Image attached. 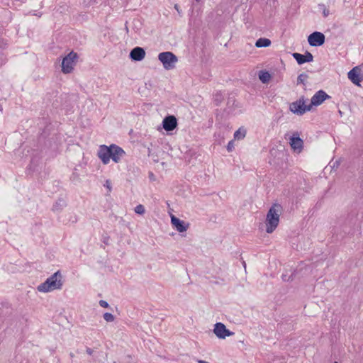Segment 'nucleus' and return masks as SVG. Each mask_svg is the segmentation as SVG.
<instances>
[{
  "label": "nucleus",
  "mask_w": 363,
  "mask_h": 363,
  "mask_svg": "<svg viewBox=\"0 0 363 363\" xmlns=\"http://www.w3.org/2000/svg\"><path fill=\"white\" fill-rule=\"evenodd\" d=\"M296 272H293L290 276L287 277L286 274L282 275V279L284 281H291L294 279Z\"/></svg>",
  "instance_id": "obj_25"
},
{
  "label": "nucleus",
  "mask_w": 363,
  "mask_h": 363,
  "mask_svg": "<svg viewBox=\"0 0 363 363\" xmlns=\"http://www.w3.org/2000/svg\"><path fill=\"white\" fill-rule=\"evenodd\" d=\"M360 68L354 67L347 74L348 78L355 85L359 86L360 82L363 80V77H360Z\"/></svg>",
  "instance_id": "obj_9"
},
{
  "label": "nucleus",
  "mask_w": 363,
  "mask_h": 363,
  "mask_svg": "<svg viewBox=\"0 0 363 363\" xmlns=\"http://www.w3.org/2000/svg\"><path fill=\"white\" fill-rule=\"evenodd\" d=\"M271 45V40L268 38H259L256 43H255V46L257 48H266V47H268Z\"/></svg>",
  "instance_id": "obj_15"
},
{
  "label": "nucleus",
  "mask_w": 363,
  "mask_h": 363,
  "mask_svg": "<svg viewBox=\"0 0 363 363\" xmlns=\"http://www.w3.org/2000/svg\"><path fill=\"white\" fill-rule=\"evenodd\" d=\"M78 58L77 53L74 51L70 52L65 56L62 62V71L63 73L68 74L72 72L75 60Z\"/></svg>",
  "instance_id": "obj_5"
},
{
  "label": "nucleus",
  "mask_w": 363,
  "mask_h": 363,
  "mask_svg": "<svg viewBox=\"0 0 363 363\" xmlns=\"http://www.w3.org/2000/svg\"><path fill=\"white\" fill-rule=\"evenodd\" d=\"M174 9H175L178 12H179V6H178V5H177V4H175V5H174Z\"/></svg>",
  "instance_id": "obj_32"
},
{
  "label": "nucleus",
  "mask_w": 363,
  "mask_h": 363,
  "mask_svg": "<svg viewBox=\"0 0 363 363\" xmlns=\"http://www.w3.org/2000/svg\"><path fill=\"white\" fill-rule=\"evenodd\" d=\"M125 151L119 146L112 144L110 146L101 145L99 146L97 156L102 161L103 164H106L109 162L110 159L118 163L121 158L125 155Z\"/></svg>",
  "instance_id": "obj_1"
},
{
  "label": "nucleus",
  "mask_w": 363,
  "mask_h": 363,
  "mask_svg": "<svg viewBox=\"0 0 363 363\" xmlns=\"http://www.w3.org/2000/svg\"><path fill=\"white\" fill-rule=\"evenodd\" d=\"M0 111H2V106L0 105Z\"/></svg>",
  "instance_id": "obj_36"
},
{
  "label": "nucleus",
  "mask_w": 363,
  "mask_h": 363,
  "mask_svg": "<svg viewBox=\"0 0 363 363\" xmlns=\"http://www.w3.org/2000/svg\"><path fill=\"white\" fill-rule=\"evenodd\" d=\"M158 60L162 63L167 70L172 69L178 61L177 57L172 52H163L159 54Z\"/></svg>",
  "instance_id": "obj_4"
},
{
  "label": "nucleus",
  "mask_w": 363,
  "mask_h": 363,
  "mask_svg": "<svg viewBox=\"0 0 363 363\" xmlns=\"http://www.w3.org/2000/svg\"><path fill=\"white\" fill-rule=\"evenodd\" d=\"M63 285L62 276L60 271L54 273L45 281L40 284L37 289L40 292H49L56 289H61Z\"/></svg>",
  "instance_id": "obj_2"
},
{
  "label": "nucleus",
  "mask_w": 363,
  "mask_h": 363,
  "mask_svg": "<svg viewBox=\"0 0 363 363\" xmlns=\"http://www.w3.org/2000/svg\"><path fill=\"white\" fill-rule=\"evenodd\" d=\"M292 56L296 60L298 65H302L306 62L304 55L298 52H294L292 53Z\"/></svg>",
  "instance_id": "obj_19"
},
{
  "label": "nucleus",
  "mask_w": 363,
  "mask_h": 363,
  "mask_svg": "<svg viewBox=\"0 0 363 363\" xmlns=\"http://www.w3.org/2000/svg\"><path fill=\"white\" fill-rule=\"evenodd\" d=\"M290 145L294 150H297L298 152L303 149V141L299 136H292L290 138Z\"/></svg>",
  "instance_id": "obj_14"
},
{
  "label": "nucleus",
  "mask_w": 363,
  "mask_h": 363,
  "mask_svg": "<svg viewBox=\"0 0 363 363\" xmlns=\"http://www.w3.org/2000/svg\"><path fill=\"white\" fill-rule=\"evenodd\" d=\"M308 78V76L305 73L300 74L297 77V84H302L306 85V81Z\"/></svg>",
  "instance_id": "obj_21"
},
{
  "label": "nucleus",
  "mask_w": 363,
  "mask_h": 363,
  "mask_svg": "<svg viewBox=\"0 0 363 363\" xmlns=\"http://www.w3.org/2000/svg\"><path fill=\"white\" fill-rule=\"evenodd\" d=\"M325 35L318 31H314L308 37V42L311 46L319 47L325 43Z\"/></svg>",
  "instance_id": "obj_6"
},
{
  "label": "nucleus",
  "mask_w": 363,
  "mask_h": 363,
  "mask_svg": "<svg viewBox=\"0 0 363 363\" xmlns=\"http://www.w3.org/2000/svg\"><path fill=\"white\" fill-rule=\"evenodd\" d=\"M213 332L220 339H224L226 337L234 335V333L227 329L225 325L222 323H217L215 324Z\"/></svg>",
  "instance_id": "obj_7"
},
{
  "label": "nucleus",
  "mask_w": 363,
  "mask_h": 363,
  "mask_svg": "<svg viewBox=\"0 0 363 363\" xmlns=\"http://www.w3.org/2000/svg\"><path fill=\"white\" fill-rule=\"evenodd\" d=\"M3 64V60L1 57H0V66Z\"/></svg>",
  "instance_id": "obj_34"
},
{
  "label": "nucleus",
  "mask_w": 363,
  "mask_h": 363,
  "mask_svg": "<svg viewBox=\"0 0 363 363\" xmlns=\"http://www.w3.org/2000/svg\"><path fill=\"white\" fill-rule=\"evenodd\" d=\"M171 223L179 233L186 231L189 226V223H186L184 220H180L174 216H171Z\"/></svg>",
  "instance_id": "obj_12"
},
{
  "label": "nucleus",
  "mask_w": 363,
  "mask_h": 363,
  "mask_svg": "<svg viewBox=\"0 0 363 363\" xmlns=\"http://www.w3.org/2000/svg\"><path fill=\"white\" fill-rule=\"evenodd\" d=\"M304 57H305L306 62H312L313 60V55L310 52H308V51H306L305 52Z\"/></svg>",
  "instance_id": "obj_26"
},
{
  "label": "nucleus",
  "mask_w": 363,
  "mask_h": 363,
  "mask_svg": "<svg viewBox=\"0 0 363 363\" xmlns=\"http://www.w3.org/2000/svg\"><path fill=\"white\" fill-rule=\"evenodd\" d=\"M145 56V51L143 48L135 47L130 52V57L134 61H141Z\"/></svg>",
  "instance_id": "obj_13"
},
{
  "label": "nucleus",
  "mask_w": 363,
  "mask_h": 363,
  "mask_svg": "<svg viewBox=\"0 0 363 363\" xmlns=\"http://www.w3.org/2000/svg\"><path fill=\"white\" fill-rule=\"evenodd\" d=\"M330 98L323 90L318 91L311 98L312 104L315 106L320 105L325 100Z\"/></svg>",
  "instance_id": "obj_11"
},
{
  "label": "nucleus",
  "mask_w": 363,
  "mask_h": 363,
  "mask_svg": "<svg viewBox=\"0 0 363 363\" xmlns=\"http://www.w3.org/2000/svg\"><path fill=\"white\" fill-rule=\"evenodd\" d=\"M163 128L167 131H172L177 126V120L174 116H168L163 119Z\"/></svg>",
  "instance_id": "obj_10"
},
{
  "label": "nucleus",
  "mask_w": 363,
  "mask_h": 363,
  "mask_svg": "<svg viewBox=\"0 0 363 363\" xmlns=\"http://www.w3.org/2000/svg\"><path fill=\"white\" fill-rule=\"evenodd\" d=\"M318 7L323 10V14L324 17L328 16L330 14L329 9H328L323 4H318Z\"/></svg>",
  "instance_id": "obj_24"
},
{
  "label": "nucleus",
  "mask_w": 363,
  "mask_h": 363,
  "mask_svg": "<svg viewBox=\"0 0 363 363\" xmlns=\"http://www.w3.org/2000/svg\"><path fill=\"white\" fill-rule=\"evenodd\" d=\"M67 203L64 199L60 198L58 200L55 202V205L53 206V211H60L62 210L65 206H66Z\"/></svg>",
  "instance_id": "obj_18"
},
{
  "label": "nucleus",
  "mask_w": 363,
  "mask_h": 363,
  "mask_svg": "<svg viewBox=\"0 0 363 363\" xmlns=\"http://www.w3.org/2000/svg\"><path fill=\"white\" fill-rule=\"evenodd\" d=\"M198 363H209V362L204 361V360H198Z\"/></svg>",
  "instance_id": "obj_31"
},
{
  "label": "nucleus",
  "mask_w": 363,
  "mask_h": 363,
  "mask_svg": "<svg viewBox=\"0 0 363 363\" xmlns=\"http://www.w3.org/2000/svg\"><path fill=\"white\" fill-rule=\"evenodd\" d=\"M86 352L87 354L92 357V359L94 362H96L97 358L100 355V352L98 351V350L96 348L91 349L90 347H86Z\"/></svg>",
  "instance_id": "obj_16"
},
{
  "label": "nucleus",
  "mask_w": 363,
  "mask_h": 363,
  "mask_svg": "<svg viewBox=\"0 0 363 363\" xmlns=\"http://www.w3.org/2000/svg\"><path fill=\"white\" fill-rule=\"evenodd\" d=\"M104 186H106L108 189V192H111V182H110L109 180H106V181Z\"/></svg>",
  "instance_id": "obj_29"
},
{
  "label": "nucleus",
  "mask_w": 363,
  "mask_h": 363,
  "mask_svg": "<svg viewBox=\"0 0 363 363\" xmlns=\"http://www.w3.org/2000/svg\"><path fill=\"white\" fill-rule=\"evenodd\" d=\"M233 148V141L231 140L228 143V145H227V150L228 152H230Z\"/></svg>",
  "instance_id": "obj_30"
},
{
  "label": "nucleus",
  "mask_w": 363,
  "mask_h": 363,
  "mask_svg": "<svg viewBox=\"0 0 363 363\" xmlns=\"http://www.w3.org/2000/svg\"><path fill=\"white\" fill-rule=\"evenodd\" d=\"M338 113H339V114H340V116H342V112L340 110H339V111H338Z\"/></svg>",
  "instance_id": "obj_35"
},
{
  "label": "nucleus",
  "mask_w": 363,
  "mask_h": 363,
  "mask_svg": "<svg viewBox=\"0 0 363 363\" xmlns=\"http://www.w3.org/2000/svg\"><path fill=\"white\" fill-rule=\"evenodd\" d=\"M99 305L103 307V308H108V303L107 301H104V300H101L99 301Z\"/></svg>",
  "instance_id": "obj_28"
},
{
  "label": "nucleus",
  "mask_w": 363,
  "mask_h": 363,
  "mask_svg": "<svg viewBox=\"0 0 363 363\" xmlns=\"http://www.w3.org/2000/svg\"><path fill=\"white\" fill-rule=\"evenodd\" d=\"M69 356L71 358H73L74 357V354L72 352H70Z\"/></svg>",
  "instance_id": "obj_33"
},
{
  "label": "nucleus",
  "mask_w": 363,
  "mask_h": 363,
  "mask_svg": "<svg viewBox=\"0 0 363 363\" xmlns=\"http://www.w3.org/2000/svg\"><path fill=\"white\" fill-rule=\"evenodd\" d=\"M145 207L142 204H139V205L136 206L135 208V212L137 214L143 215L145 213Z\"/></svg>",
  "instance_id": "obj_22"
},
{
  "label": "nucleus",
  "mask_w": 363,
  "mask_h": 363,
  "mask_svg": "<svg viewBox=\"0 0 363 363\" xmlns=\"http://www.w3.org/2000/svg\"><path fill=\"white\" fill-rule=\"evenodd\" d=\"M245 134H246L245 130L239 128L234 133V138L236 140H240V139H242L245 136Z\"/></svg>",
  "instance_id": "obj_20"
},
{
  "label": "nucleus",
  "mask_w": 363,
  "mask_h": 363,
  "mask_svg": "<svg viewBox=\"0 0 363 363\" xmlns=\"http://www.w3.org/2000/svg\"><path fill=\"white\" fill-rule=\"evenodd\" d=\"M314 106V104H312V101H311V104L309 105H303V109H304V113L306 111H309L311 110L312 107Z\"/></svg>",
  "instance_id": "obj_27"
},
{
  "label": "nucleus",
  "mask_w": 363,
  "mask_h": 363,
  "mask_svg": "<svg viewBox=\"0 0 363 363\" xmlns=\"http://www.w3.org/2000/svg\"><path fill=\"white\" fill-rule=\"evenodd\" d=\"M259 78L262 83L266 84L270 80L271 75L267 71H260Z\"/></svg>",
  "instance_id": "obj_17"
},
{
  "label": "nucleus",
  "mask_w": 363,
  "mask_h": 363,
  "mask_svg": "<svg viewBox=\"0 0 363 363\" xmlns=\"http://www.w3.org/2000/svg\"><path fill=\"white\" fill-rule=\"evenodd\" d=\"M305 104V98L303 96L299 98L298 100L290 104L289 109L291 112L298 116L304 114L303 105Z\"/></svg>",
  "instance_id": "obj_8"
},
{
  "label": "nucleus",
  "mask_w": 363,
  "mask_h": 363,
  "mask_svg": "<svg viewBox=\"0 0 363 363\" xmlns=\"http://www.w3.org/2000/svg\"><path fill=\"white\" fill-rule=\"evenodd\" d=\"M334 363H338L337 362H335Z\"/></svg>",
  "instance_id": "obj_37"
},
{
  "label": "nucleus",
  "mask_w": 363,
  "mask_h": 363,
  "mask_svg": "<svg viewBox=\"0 0 363 363\" xmlns=\"http://www.w3.org/2000/svg\"><path fill=\"white\" fill-rule=\"evenodd\" d=\"M281 210V205L278 203L273 204L269 208L266 218V231L267 233H272L277 227L279 222V214Z\"/></svg>",
  "instance_id": "obj_3"
},
{
  "label": "nucleus",
  "mask_w": 363,
  "mask_h": 363,
  "mask_svg": "<svg viewBox=\"0 0 363 363\" xmlns=\"http://www.w3.org/2000/svg\"><path fill=\"white\" fill-rule=\"evenodd\" d=\"M103 317L106 322H113L115 320L113 315L110 313H105Z\"/></svg>",
  "instance_id": "obj_23"
}]
</instances>
